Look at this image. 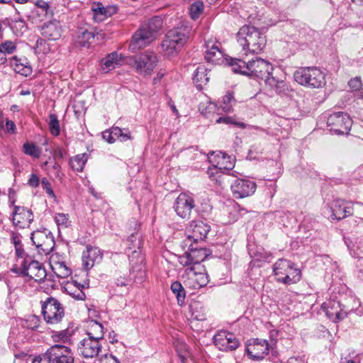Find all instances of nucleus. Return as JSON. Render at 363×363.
I'll return each instance as SVG.
<instances>
[{
    "label": "nucleus",
    "mask_w": 363,
    "mask_h": 363,
    "mask_svg": "<svg viewBox=\"0 0 363 363\" xmlns=\"http://www.w3.org/2000/svg\"><path fill=\"white\" fill-rule=\"evenodd\" d=\"M279 352L277 350H272L271 352V355L269 357V359L273 362H277L280 361L279 357Z\"/></svg>",
    "instance_id": "69168bd1"
},
{
    "label": "nucleus",
    "mask_w": 363,
    "mask_h": 363,
    "mask_svg": "<svg viewBox=\"0 0 363 363\" xmlns=\"http://www.w3.org/2000/svg\"><path fill=\"white\" fill-rule=\"evenodd\" d=\"M6 128L8 131L14 132V130H16V125L13 121L7 120L6 122Z\"/></svg>",
    "instance_id": "338daca9"
},
{
    "label": "nucleus",
    "mask_w": 363,
    "mask_h": 363,
    "mask_svg": "<svg viewBox=\"0 0 363 363\" xmlns=\"http://www.w3.org/2000/svg\"><path fill=\"white\" fill-rule=\"evenodd\" d=\"M16 45L11 40H6L0 45V52L2 54H11L16 50Z\"/></svg>",
    "instance_id": "de8ad7c7"
},
{
    "label": "nucleus",
    "mask_w": 363,
    "mask_h": 363,
    "mask_svg": "<svg viewBox=\"0 0 363 363\" xmlns=\"http://www.w3.org/2000/svg\"><path fill=\"white\" fill-rule=\"evenodd\" d=\"M218 158H220L221 161L218 162V165H220V169H225L228 171L231 170L235 166V157L229 156L224 152H219L217 155Z\"/></svg>",
    "instance_id": "58836bf2"
},
{
    "label": "nucleus",
    "mask_w": 363,
    "mask_h": 363,
    "mask_svg": "<svg viewBox=\"0 0 363 363\" xmlns=\"http://www.w3.org/2000/svg\"><path fill=\"white\" fill-rule=\"evenodd\" d=\"M207 72L208 69L204 66H199L194 71L193 82L199 91H201L203 85L206 84L209 80Z\"/></svg>",
    "instance_id": "c85d7f7f"
},
{
    "label": "nucleus",
    "mask_w": 363,
    "mask_h": 363,
    "mask_svg": "<svg viewBox=\"0 0 363 363\" xmlns=\"http://www.w3.org/2000/svg\"><path fill=\"white\" fill-rule=\"evenodd\" d=\"M10 65L13 67L14 71L23 76L28 77L32 73V68L28 65L27 59L20 58L17 56H13L10 60Z\"/></svg>",
    "instance_id": "393cba45"
},
{
    "label": "nucleus",
    "mask_w": 363,
    "mask_h": 363,
    "mask_svg": "<svg viewBox=\"0 0 363 363\" xmlns=\"http://www.w3.org/2000/svg\"><path fill=\"white\" fill-rule=\"evenodd\" d=\"M348 86L354 91H361L363 89V84L362 83L361 78L359 77L351 79L348 82Z\"/></svg>",
    "instance_id": "6e6d98bb"
},
{
    "label": "nucleus",
    "mask_w": 363,
    "mask_h": 363,
    "mask_svg": "<svg viewBox=\"0 0 363 363\" xmlns=\"http://www.w3.org/2000/svg\"><path fill=\"white\" fill-rule=\"evenodd\" d=\"M41 185H42V187L44 190H45L46 193L52 196V197H54L55 196V194H54V191L51 187V185H50V183L49 182V181L46 179V178H43L42 180H41Z\"/></svg>",
    "instance_id": "bf43d9fd"
},
{
    "label": "nucleus",
    "mask_w": 363,
    "mask_h": 363,
    "mask_svg": "<svg viewBox=\"0 0 363 363\" xmlns=\"http://www.w3.org/2000/svg\"><path fill=\"white\" fill-rule=\"evenodd\" d=\"M31 273L33 274L35 281H42L45 279L47 274L43 264L36 260L30 261Z\"/></svg>",
    "instance_id": "4c0bfd02"
},
{
    "label": "nucleus",
    "mask_w": 363,
    "mask_h": 363,
    "mask_svg": "<svg viewBox=\"0 0 363 363\" xmlns=\"http://www.w3.org/2000/svg\"><path fill=\"white\" fill-rule=\"evenodd\" d=\"M192 228V235L187 236L183 244L187 245L189 242L198 243L199 240L203 241L211 230V226L203 220L193 221L190 225Z\"/></svg>",
    "instance_id": "2eb2a0df"
},
{
    "label": "nucleus",
    "mask_w": 363,
    "mask_h": 363,
    "mask_svg": "<svg viewBox=\"0 0 363 363\" xmlns=\"http://www.w3.org/2000/svg\"><path fill=\"white\" fill-rule=\"evenodd\" d=\"M194 206V199L183 193L178 196L174 203L175 212L182 218H189Z\"/></svg>",
    "instance_id": "dca6fc26"
},
{
    "label": "nucleus",
    "mask_w": 363,
    "mask_h": 363,
    "mask_svg": "<svg viewBox=\"0 0 363 363\" xmlns=\"http://www.w3.org/2000/svg\"><path fill=\"white\" fill-rule=\"evenodd\" d=\"M118 53L113 52L101 60V68L104 73L108 72L115 68V65L118 62Z\"/></svg>",
    "instance_id": "72a5a7b5"
},
{
    "label": "nucleus",
    "mask_w": 363,
    "mask_h": 363,
    "mask_svg": "<svg viewBox=\"0 0 363 363\" xmlns=\"http://www.w3.org/2000/svg\"><path fill=\"white\" fill-rule=\"evenodd\" d=\"M126 245L128 250H131V252L128 254L131 265L130 273L135 282L141 283L145 278L146 272L144 257L141 254L143 241L138 230L130 233L126 240Z\"/></svg>",
    "instance_id": "f03ea898"
},
{
    "label": "nucleus",
    "mask_w": 363,
    "mask_h": 363,
    "mask_svg": "<svg viewBox=\"0 0 363 363\" xmlns=\"http://www.w3.org/2000/svg\"><path fill=\"white\" fill-rule=\"evenodd\" d=\"M234 100L233 93L231 91H227L225 95L223 98L222 101V109L225 112H230L232 110V101Z\"/></svg>",
    "instance_id": "49530a36"
},
{
    "label": "nucleus",
    "mask_w": 363,
    "mask_h": 363,
    "mask_svg": "<svg viewBox=\"0 0 363 363\" xmlns=\"http://www.w3.org/2000/svg\"><path fill=\"white\" fill-rule=\"evenodd\" d=\"M118 130L115 128V126H113L109 130H106L102 133V138L104 140L107 141L108 143H113L116 140V135Z\"/></svg>",
    "instance_id": "8fccbe9b"
},
{
    "label": "nucleus",
    "mask_w": 363,
    "mask_h": 363,
    "mask_svg": "<svg viewBox=\"0 0 363 363\" xmlns=\"http://www.w3.org/2000/svg\"><path fill=\"white\" fill-rule=\"evenodd\" d=\"M23 152L29 156L38 158L40 155V149L33 143H26L23 145Z\"/></svg>",
    "instance_id": "c03bdc74"
},
{
    "label": "nucleus",
    "mask_w": 363,
    "mask_h": 363,
    "mask_svg": "<svg viewBox=\"0 0 363 363\" xmlns=\"http://www.w3.org/2000/svg\"><path fill=\"white\" fill-rule=\"evenodd\" d=\"M230 189L235 198L242 199L254 194L257 189V184L252 180L238 178L231 184Z\"/></svg>",
    "instance_id": "ddd939ff"
},
{
    "label": "nucleus",
    "mask_w": 363,
    "mask_h": 363,
    "mask_svg": "<svg viewBox=\"0 0 363 363\" xmlns=\"http://www.w3.org/2000/svg\"><path fill=\"white\" fill-rule=\"evenodd\" d=\"M170 289L177 297L178 305L180 306H183L185 303L186 291L182 284L178 281H175L172 283Z\"/></svg>",
    "instance_id": "e433bc0d"
},
{
    "label": "nucleus",
    "mask_w": 363,
    "mask_h": 363,
    "mask_svg": "<svg viewBox=\"0 0 363 363\" xmlns=\"http://www.w3.org/2000/svg\"><path fill=\"white\" fill-rule=\"evenodd\" d=\"M227 64L232 67L234 73L247 76L250 79L259 81L269 78L273 74L274 66L269 61L256 57L248 62L241 59H226Z\"/></svg>",
    "instance_id": "f257e3e1"
},
{
    "label": "nucleus",
    "mask_w": 363,
    "mask_h": 363,
    "mask_svg": "<svg viewBox=\"0 0 363 363\" xmlns=\"http://www.w3.org/2000/svg\"><path fill=\"white\" fill-rule=\"evenodd\" d=\"M30 240L33 245H35L39 250L43 251L45 253H48L51 251V248L45 247L46 241L45 235L42 232V228L34 230L30 234Z\"/></svg>",
    "instance_id": "7c9ffc66"
},
{
    "label": "nucleus",
    "mask_w": 363,
    "mask_h": 363,
    "mask_svg": "<svg viewBox=\"0 0 363 363\" xmlns=\"http://www.w3.org/2000/svg\"><path fill=\"white\" fill-rule=\"evenodd\" d=\"M55 220L58 226L62 225L65 228L69 225V215L65 213H56Z\"/></svg>",
    "instance_id": "5fc2aeb1"
},
{
    "label": "nucleus",
    "mask_w": 363,
    "mask_h": 363,
    "mask_svg": "<svg viewBox=\"0 0 363 363\" xmlns=\"http://www.w3.org/2000/svg\"><path fill=\"white\" fill-rule=\"evenodd\" d=\"M66 292L73 298L78 301H84L86 299L85 293L81 289H72V284H67L65 286Z\"/></svg>",
    "instance_id": "37998d69"
},
{
    "label": "nucleus",
    "mask_w": 363,
    "mask_h": 363,
    "mask_svg": "<svg viewBox=\"0 0 363 363\" xmlns=\"http://www.w3.org/2000/svg\"><path fill=\"white\" fill-rule=\"evenodd\" d=\"M62 28L60 22L57 21H51L44 23L41 28L42 35L50 40H56L61 36Z\"/></svg>",
    "instance_id": "4be33fe9"
},
{
    "label": "nucleus",
    "mask_w": 363,
    "mask_h": 363,
    "mask_svg": "<svg viewBox=\"0 0 363 363\" xmlns=\"http://www.w3.org/2000/svg\"><path fill=\"white\" fill-rule=\"evenodd\" d=\"M157 62V55L151 51H145L129 59L130 65L135 68L138 74L144 75L151 74Z\"/></svg>",
    "instance_id": "0eeeda50"
},
{
    "label": "nucleus",
    "mask_w": 363,
    "mask_h": 363,
    "mask_svg": "<svg viewBox=\"0 0 363 363\" xmlns=\"http://www.w3.org/2000/svg\"><path fill=\"white\" fill-rule=\"evenodd\" d=\"M48 357L49 356L48 355L47 350L45 353L35 357L33 360V363H51Z\"/></svg>",
    "instance_id": "052dcab7"
},
{
    "label": "nucleus",
    "mask_w": 363,
    "mask_h": 363,
    "mask_svg": "<svg viewBox=\"0 0 363 363\" xmlns=\"http://www.w3.org/2000/svg\"><path fill=\"white\" fill-rule=\"evenodd\" d=\"M92 10L94 12V18L96 20L99 18V21H102L103 18H99V16H101L104 18L110 17L117 13L118 7L113 5L104 7L101 3L98 2L95 6L92 8Z\"/></svg>",
    "instance_id": "cd10ccee"
},
{
    "label": "nucleus",
    "mask_w": 363,
    "mask_h": 363,
    "mask_svg": "<svg viewBox=\"0 0 363 363\" xmlns=\"http://www.w3.org/2000/svg\"><path fill=\"white\" fill-rule=\"evenodd\" d=\"M101 350V345L99 341L84 338L79 342L77 347V352L79 355L84 358H93L96 357Z\"/></svg>",
    "instance_id": "f3484780"
},
{
    "label": "nucleus",
    "mask_w": 363,
    "mask_h": 363,
    "mask_svg": "<svg viewBox=\"0 0 363 363\" xmlns=\"http://www.w3.org/2000/svg\"><path fill=\"white\" fill-rule=\"evenodd\" d=\"M253 343H246L245 352L252 360H261L264 359V355L269 350V345L267 340H260L259 339L252 340Z\"/></svg>",
    "instance_id": "a211bd4d"
},
{
    "label": "nucleus",
    "mask_w": 363,
    "mask_h": 363,
    "mask_svg": "<svg viewBox=\"0 0 363 363\" xmlns=\"http://www.w3.org/2000/svg\"><path fill=\"white\" fill-rule=\"evenodd\" d=\"M39 9L41 10L43 16L53 15V12L50 9L48 2L43 0H38L35 3L33 9H31L30 13L27 15V17L34 18L35 15H39Z\"/></svg>",
    "instance_id": "473e14b6"
},
{
    "label": "nucleus",
    "mask_w": 363,
    "mask_h": 363,
    "mask_svg": "<svg viewBox=\"0 0 363 363\" xmlns=\"http://www.w3.org/2000/svg\"><path fill=\"white\" fill-rule=\"evenodd\" d=\"M21 235L18 232L11 231V242L16 245V244H18L21 242Z\"/></svg>",
    "instance_id": "680f3d73"
},
{
    "label": "nucleus",
    "mask_w": 363,
    "mask_h": 363,
    "mask_svg": "<svg viewBox=\"0 0 363 363\" xmlns=\"http://www.w3.org/2000/svg\"><path fill=\"white\" fill-rule=\"evenodd\" d=\"M331 218L340 220L353 214V208L343 200L334 201L330 206Z\"/></svg>",
    "instance_id": "6ab92c4d"
},
{
    "label": "nucleus",
    "mask_w": 363,
    "mask_h": 363,
    "mask_svg": "<svg viewBox=\"0 0 363 363\" xmlns=\"http://www.w3.org/2000/svg\"><path fill=\"white\" fill-rule=\"evenodd\" d=\"M357 276L363 281V257H358L356 261Z\"/></svg>",
    "instance_id": "13d9d810"
},
{
    "label": "nucleus",
    "mask_w": 363,
    "mask_h": 363,
    "mask_svg": "<svg viewBox=\"0 0 363 363\" xmlns=\"http://www.w3.org/2000/svg\"><path fill=\"white\" fill-rule=\"evenodd\" d=\"M203 10L204 4L203 1L197 0L190 5L189 15L193 20H196L203 13Z\"/></svg>",
    "instance_id": "a19ab883"
},
{
    "label": "nucleus",
    "mask_w": 363,
    "mask_h": 363,
    "mask_svg": "<svg viewBox=\"0 0 363 363\" xmlns=\"http://www.w3.org/2000/svg\"><path fill=\"white\" fill-rule=\"evenodd\" d=\"M184 247H187L188 250L179 257V263L184 267L200 264L211 254L209 249L196 242H191L187 245H184Z\"/></svg>",
    "instance_id": "1a4fd4ad"
},
{
    "label": "nucleus",
    "mask_w": 363,
    "mask_h": 363,
    "mask_svg": "<svg viewBox=\"0 0 363 363\" xmlns=\"http://www.w3.org/2000/svg\"><path fill=\"white\" fill-rule=\"evenodd\" d=\"M237 40L242 50L259 53L266 45V36L255 26L245 25L237 33Z\"/></svg>",
    "instance_id": "7ed1b4c3"
},
{
    "label": "nucleus",
    "mask_w": 363,
    "mask_h": 363,
    "mask_svg": "<svg viewBox=\"0 0 363 363\" xmlns=\"http://www.w3.org/2000/svg\"><path fill=\"white\" fill-rule=\"evenodd\" d=\"M40 320L39 317L32 315L27 319H21L16 326L11 328L9 333V341L16 345L30 337L32 331L37 330L40 326Z\"/></svg>",
    "instance_id": "423d86ee"
},
{
    "label": "nucleus",
    "mask_w": 363,
    "mask_h": 363,
    "mask_svg": "<svg viewBox=\"0 0 363 363\" xmlns=\"http://www.w3.org/2000/svg\"><path fill=\"white\" fill-rule=\"evenodd\" d=\"M273 272L277 277V281L286 285L297 283L301 277L300 269L295 264L286 259H279L273 265Z\"/></svg>",
    "instance_id": "39448f33"
},
{
    "label": "nucleus",
    "mask_w": 363,
    "mask_h": 363,
    "mask_svg": "<svg viewBox=\"0 0 363 363\" xmlns=\"http://www.w3.org/2000/svg\"><path fill=\"white\" fill-rule=\"evenodd\" d=\"M40 180L35 174H31L30 179L28 181V184L31 187H38L39 186Z\"/></svg>",
    "instance_id": "e2e57ef3"
},
{
    "label": "nucleus",
    "mask_w": 363,
    "mask_h": 363,
    "mask_svg": "<svg viewBox=\"0 0 363 363\" xmlns=\"http://www.w3.org/2000/svg\"><path fill=\"white\" fill-rule=\"evenodd\" d=\"M104 33L89 31L88 30H83L78 35L77 43L79 47L89 48L91 43V40H103L104 38Z\"/></svg>",
    "instance_id": "5701e85b"
},
{
    "label": "nucleus",
    "mask_w": 363,
    "mask_h": 363,
    "mask_svg": "<svg viewBox=\"0 0 363 363\" xmlns=\"http://www.w3.org/2000/svg\"><path fill=\"white\" fill-rule=\"evenodd\" d=\"M115 128L118 130V133H117L116 135V140H118L121 142H126L128 140H132L131 133L129 129L121 128L118 126H115Z\"/></svg>",
    "instance_id": "09e8293b"
},
{
    "label": "nucleus",
    "mask_w": 363,
    "mask_h": 363,
    "mask_svg": "<svg viewBox=\"0 0 363 363\" xmlns=\"http://www.w3.org/2000/svg\"><path fill=\"white\" fill-rule=\"evenodd\" d=\"M42 232L46 241L45 247H48L52 250L55 247V239L52 232L46 228H42Z\"/></svg>",
    "instance_id": "3c124183"
},
{
    "label": "nucleus",
    "mask_w": 363,
    "mask_h": 363,
    "mask_svg": "<svg viewBox=\"0 0 363 363\" xmlns=\"http://www.w3.org/2000/svg\"><path fill=\"white\" fill-rule=\"evenodd\" d=\"M206 46V55L205 59L208 62H214L216 60H219L223 56L221 50L219 49L216 43L212 40H208L205 43Z\"/></svg>",
    "instance_id": "c756f323"
},
{
    "label": "nucleus",
    "mask_w": 363,
    "mask_h": 363,
    "mask_svg": "<svg viewBox=\"0 0 363 363\" xmlns=\"http://www.w3.org/2000/svg\"><path fill=\"white\" fill-rule=\"evenodd\" d=\"M328 305L330 306L327 308L325 314L332 321L337 323L347 317V312L342 308V306L339 302H330Z\"/></svg>",
    "instance_id": "b1692460"
},
{
    "label": "nucleus",
    "mask_w": 363,
    "mask_h": 363,
    "mask_svg": "<svg viewBox=\"0 0 363 363\" xmlns=\"http://www.w3.org/2000/svg\"><path fill=\"white\" fill-rule=\"evenodd\" d=\"M326 123L330 133L339 135H348L352 120L347 113L338 111L329 114Z\"/></svg>",
    "instance_id": "9d476101"
},
{
    "label": "nucleus",
    "mask_w": 363,
    "mask_h": 363,
    "mask_svg": "<svg viewBox=\"0 0 363 363\" xmlns=\"http://www.w3.org/2000/svg\"><path fill=\"white\" fill-rule=\"evenodd\" d=\"M51 363H74V358L71 349L62 345H55L48 350Z\"/></svg>",
    "instance_id": "4468645a"
},
{
    "label": "nucleus",
    "mask_w": 363,
    "mask_h": 363,
    "mask_svg": "<svg viewBox=\"0 0 363 363\" xmlns=\"http://www.w3.org/2000/svg\"><path fill=\"white\" fill-rule=\"evenodd\" d=\"M217 123H225V124H231L234 125L236 127L240 128H245L246 127V124L243 122L237 121L235 118L230 116H221L219 117L216 120Z\"/></svg>",
    "instance_id": "a18cd8bd"
},
{
    "label": "nucleus",
    "mask_w": 363,
    "mask_h": 363,
    "mask_svg": "<svg viewBox=\"0 0 363 363\" xmlns=\"http://www.w3.org/2000/svg\"><path fill=\"white\" fill-rule=\"evenodd\" d=\"M191 317L199 321H203L206 319L205 309L203 305L199 301H194L189 306Z\"/></svg>",
    "instance_id": "f704fd0d"
},
{
    "label": "nucleus",
    "mask_w": 363,
    "mask_h": 363,
    "mask_svg": "<svg viewBox=\"0 0 363 363\" xmlns=\"http://www.w3.org/2000/svg\"><path fill=\"white\" fill-rule=\"evenodd\" d=\"M97 252H99V250H98L97 248H94L92 247H87V250L83 252V258L86 257L89 259V261H84V265L86 269L93 267L94 261L99 257L95 256Z\"/></svg>",
    "instance_id": "ea45409f"
},
{
    "label": "nucleus",
    "mask_w": 363,
    "mask_h": 363,
    "mask_svg": "<svg viewBox=\"0 0 363 363\" xmlns=\"http://www.w3.org/2000/svg\"><path fill=\"white\" fill-rule=\"evenodd\" d=\"M270 89H273L279 95H286L289 91V88L287 84L281 79H279L273 76V74L269 78L266 79L264 83Z\"/></svg>",
    "instance_id": "bb28decb"
},
{
    "label": "nucleus",
    "mask_w": 363,
    "mask_h": 363,
    "mask_svg": "<svg viewBox=\"0 0 363 363\" xmlns=\"http://www.w3.org/2000/svg\"><path fill=\"white\" fill-rule=\"evenodd\" d=\"M28 257H25L23 258V260L22 261V263L21 264V268L19 269L20 274L23 277H28L29 275L28 270H31L30 262L29 263H28V260H27Z\"/></svg>",
    "instance_id": "4d7b16f0"
},
{
    "label": "nucleus",
    "mask_w": 363,
    "mask_h": 363,
    "mask_svg": "<svg viewBox=\"0 0 363 363\" xmlns=\"http://www.w3.org/2000/svg\"><path fill=\"white\" fill-rule=\"evenodd\" d=\"M215 346L223 352H232L240 345V340L235 335L227 330L218 331L213 338Z\"/></svg>",
    "instance_id": "f8f14e48"
},
{
    "label": "nucleus",
    "mask_w": 363,
    "mask_h": 363,
    "mask_svg": "<svg viewBox=\"0 0 363 363\" xmlns=\"http://www.w3.org/2000/svg\"><path fill=\"white\" fill-rule=\"evenodd\" d=\"M72 333L73 330L67 328L65 330L57 332V333L54 337L57 341L61 340L63 342H65L72 336Z\"/></svg>",
    "instance_id": "864d4df0"
},
{
    "label": "nucleus",
    "mask_w": 363,
    "mask_h": 363,
    "mask_svg": "<svg viewBox=\"0 0 363 363\" xmlns=\"http://www.w3.org/2000/svg\"><path fill=\"white\" fill-rule=\"evenodd\" d=\"M161 45L164 55L167 56L177 55L184 47L182 41H177L176 40L172 39L167 35H165V38L163 40Z\"/></svg>",
    "instance_id": "a878e982"
},
{
    "label": "nucleus",
    "mask_w": 363,
    "mask_h": 363,
    "mask_svg": "<svg viewBox=\"0 0 363 363\" xmlns=\"http://www.w3.org/2000/svg\"><path fill=\"white\" fill-rule=\"evenodd\" d=\"M191 26L186 24H182L180 26L169 30L166 35L177 41L178 40L181 42V40H182V45L184 46L187 43L191 35Z\"/></svg>",
    "instance_id": "412c9836"
},
{
    "label": "nucleus",
    "mask_w": 363,
    "mask_h": 363,
    "mask_svg": "<svg viewBox=\"0 0 363 363\" xmlns=\"http://www.w3.org/2000/svg\"><path fill=\"white\" fill-rule=\"evenodd\" d=\"M15 254L18 258H24L25 257H29V255L25 252L23 247L18 248L15 250Z\"/></svg>",
    "instance_id": "0e129e2a"
},
{
    "label": "nucleus",
    "mask_w": 363,
    "mask_h": 363,
    "mask_svg": "<svg viewBox=\"0 0 363 363\" xmlns=\"http://www.w3.org/2000/svg\"><path fill=\"white\" fill-rule=\"evenodd\" d=\"M294 80L301 86L319 89L325 84V74L316 67L298 68L294 74Z\"/></svg>",
    "instance_id": "20e7f679"
},
{
    "label": "nucleus",
    "mask_w": 363,
    "mask_h": 363,
    "mask_svg": "<svg viewBox=\"0 0 363 363\" xmlns=\"http://www.w3.org/2000/svg\"><path fill=\"white\" fill-rule=\"evenodd\" d=\"M42 314L48 324L60 323L65 316V310L60 301L50 296L45 301H41Z\"/></svg>",
    "instance_id": "9b49d317"
},
{
    "label": "nucleus",
    "mask_w": 363,
    "mask_h": 363,
    "mask_svg": "<svg viewBox=\"0 0 363 363\" xmlns=\"http://www.w3.org/2000/svg\"><path fill=\"white\" fill-rule=\"evenodd\" d=\"M156 22L159 23H161L160 19L157 16L152 18L148 26L140 28L134 33L130 43V49L136 50L143 48L153 40L157 32L158 27L156 26L153 28H152V24H155ZM160 26L161 24L159 25V27Z\"/></svg>",
    "instance_id": "6e6552de"
},
{
    "label": "nucleus",
    "mask_w": 363,
    "mask_h": 363,
    "mask_svg": "<svg viewBox=\"0 0 363 363\" xmlns=\"http://www.w3.org/2000/svg\"><path fill=\"white\" fill-rule=\"evenodd\" d=\"M57 270L55 274L59 278H66L71 274V269L64 262L58 263Z\"/></svg>",
    "instance_id": "603ef678"
},
{
    "label": "nucleus",
    "mask_w": 363,
    "mask_h": 363,
    "mask_svg": "<svg viewBox=\"0 0 363 363\" xmlns=\"http://www.w3.org/2000/svg\"><path fill=\"white\" fill-rule=\"evenodd\" d=\"M87 159L88 155L86 153L77 155L70 159L69 165L73 170L81 172L84 169Z\"/></svg>",
    "instance_id": "c9c22d12"
},
{
    "label": "nucleus",
    "mask_w": 363,
    "mask_h": 363,
    "mask_svg": "<svg viewBox=\"0 0 363 363\" xmlns=\"http://www.w3.org/2000/svg\"><path fill=\"white\" fill-rule=\"evenodd\" d=\"M303 363L302 358L291 357L285 363Z\"/></svg>",
    "instance_id": "774afa93"
},
{
    "label": "nucleus",
    "mask_w": 363,
    "mask_h": 363,
    "mask_svg": "<svg viewBox=\"0 0 363 363\" xmlns=\"http://www.w3.org/2000/svg\"><path fill=\"white\" fill-rule=\"evenodd\" d=\"M104 326L96 320H91L89 330L86 333L89 338L99 341L104 338Z\"/></svg>",
    "instance_id": "2f4dec72"
},
{
    "label": "nucleus",
    "mask_w": 363,
    "mask_h": 363,
    "mask_svg": "<svg viewBox=\"0 0 363 363\" xmlns=\"http://www.w3.org/2000/svg\"><path fill=\"white\" fill-rule=\"evenodd\" d=\"M12 216L13 225L21 228H23L26 224L29 225L33 220V215L31 210L24 206H15Z\"/></svg>",
    "instance_id": "aec40b11"
},
{
    "label": "nucleus",
    "mask_w": 363,
    "mask_h": 363,
    "mask_svg": "<svg viewBox=\"0 0 363 363\" xmlns=\"http://www.w3.org/2000/svg\"><path fill=\"white\" fill-rule=\"evenodd\" d=\"M50 121L48 126L50 133L53 136H58L60 133V122L57 119V116L55 113H50L49 115Z\"/></svg>",
    "instance_id": "79ce46f5"
}]
</instances>
